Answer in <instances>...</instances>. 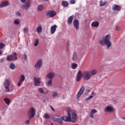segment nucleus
<instances>
[{"label":"nucleus","instance_id":"1","mask_svg":"<svg viewBox=\"0 0 125 125\" xmlns=\"http://www.w3.org/2000/svg\"><path fill=\"white\" fill-rule=\"evenodd\" d=\"M96 73H97V70L95 69L91 71H84L83 73L82 71L79 70L77 74L76 81L77 82H80L82 77H83L85 81H88L91 78V76H95V75H96Z\"/></svg>","mask_w":125,"mask_h":125},{"label":"nucleus","instance_id":"2","mask_svg":"<svg viewBox=\"0 0 125 125\" xmlns=\"http://www.w3.org/2000/svg\"><path fill=\"white\" fill-rule=\"evenodd\" d=\"M99 43L101 46H105L106 45L107 48H110L112 46V42H111V35L107 34L99 40Z\"/></svg>","mask_w":125,"mask_h":125},{"label":"nucleus","instance_id":"3","mask_svg":"<svg viewBox=\"0 0 125 125\" xmlns=\"http://www.w3.org/2000/svg\"><path fill=\"white\" fill-rule=\"evenodd\" d=\"M17 53L14 52L12 55H8L6 58L7 61H14V60H17Z\"/></svg>","mask_w":125,"mask_h":125},{"label":"nucleus","instance_id":"4","mask_svg":"<svg viewBox=\"0 0 125 125\" xmlns=\"http://www.w3.org/2000/svg\"><path fill=\"white\" fill-rule=\"evenodd\" d=\"M36 115V109L34 107H30L28 110V116L29 120L34 118Z\"/></svg>","mask_w":125,"mask_h":125},{"label":"nucleus","instance_id":"5","mask_svg":"<svg viewBox=\"0 0 125 125\" xmlns=\"http://www.w3.org/2000/svg\"><path fill=\"white\" fill-rule=\"evenodd\" d=\"M21 2H25V4L23 5V7L24 9L27 10L29 7H30V4L31 3V0H20Z\"/></svg>","mask_w":125,"mask_h":125},{"label":"nucleus","instance_id":"6","mask_svg":"<svg viewBox=\"0 0 125 125\" xmlns=\"http://www.w3.org/2000/svg\"><path fill=\"white\" fill-rule=\"evenodd\" d=\"M85 89V87H84V86H82L80 89L79 90V91H78L77 94V100H79V99H80V97H81L82 96V95H83V92H84V90Z\"/></svg>","mask_w":125,"mask_h":125},{"label":"nucleus","instance_id":"7","mask_svg":"<svg viewBox=\"0 0 125 125\" xmlns=\"http://www.w3.org/2000/svg\"><path fill=\"white\" fill-rule=\"evenodd\" d=\"M105 113H113L114 112V106L112 105H107L104 109Z\"/></svg>","mask_w":125,"mask_h":125},{"label":"nucleus","instance_id":"8","mask_svg":"<svg viewBox=\"0 0 125 125\" xmlns=\"http://www.w3.org/2000/svg\"><path fill=\"white\" fill-rule=\"evenodd\" d=\"M9 84H10V81L8 79L5 80L3 83V85L5 86V89L6 92H9L10 91Z\"/></svg>","mask_w":125,"mask_h":125},{"label":"nucleus","instance_id":"9","mask_svg":"<svg viewBox=\"0 0 125 125\" xmlns=\"http://www.w3.org/2000/svg\"><path fill=\"white\" fill-rule=\"evenodd\" d=\"M42 65V59L38 60L35 64L34 65V68L37 70L41 69Z\"/></svg>","mask_w":125,"mask_h":125},{"label":"nucleus","instance_id":"10","mask_svg":"<svg viewBox=\"0 0 125 125\" xmlns=\"http://www.w3.org/2000/svg\"><path fill=\"white\" fill-rule=\"evenodd\" d=\"M67 113L70 118H71V116H72V119H75L77 118V113L70 109H67Z\"/></svg>","mask_w":125,"mask_h":125},{"label":"nucleus","instance_id":"11","mask_svg":"<svg viewBox=\"0 0 125 125\" xmlns=\"http://www.w3.org/2000/svg\"><path fill=\"white\" fill-rule=\"evenodd\" d=\"M53 120L54 122H56V123H58V124H60V125H62V124L61 118L57 115H54L53 117Z\"/></svg>","mask_w":125,"mask_h":125},{"label":"nucleus","instance_id":"12","mask_svg":"<svg viewBox=\"0 0 125 125\" xmlns=\"http://www.w3.org/2000/svg\"><path fill=\"white\" fill-rule=\"evenodd\" d=\"M47 16H49V17L53 18L54 16H56V12L53 10H49L46 13Z\"/></svg>","mask_w":125,"mask_h":125},{"label":"nucleus","instance_id":"13","mask_svg":"<svg viewBox=\"0 0 125 125\" xmlns=\"http://www.w3.org/2000/svg\"><path fill=\"white\" fill-rule=\"evenodd\" d=\"M8 5H9V2H8V1H3L0 3V8L8 6Z\"/></svg>","mask_w":125,"mask_h":125},{"label":"nucleus","instance_id":"14","mask_svg":"<svg viewBox=\"0 0 125 125\" xmlns=\"http://www.w3.org/2000/svg\"><path fill=\"white\" fill-rule=\"evenodd\" d=\"M73 25L75 29L79 30L80 29V22L78 20H74L73 21Z\"/></svg>","mask_w":125,"mask_h":125},{"label":"nucleus","instance_id":"15","mask_svg":"<svg viewBox=\"0 0 125 125\" xmlns=\"http://www.w3.org/2000/svg\"><path fill=\"white\" fill-rule=\"evenodd\" d=\"M25 81V76L24 75H21L20 77V80L19 81V83H18V86H20L22 83H23V82Z\"/></svg>","mask_w":125,"mask_h":125},{"label":"nucleus","instance_id":"16","mask_svg":"<svg viewBox=\"0 0 125 125\" xmlns=\"http://www.w3.org/2000/svg\"><path fill=\"white\" fill-rule=\"evenodd\" d=\"M54 77H55V73L53 72H49L46 75V78H47V79H50V80H52Z\"/></svg>","mask_w":125,"mask_h":125},{"label":"nucleus","instance_id":"17","mask_svg":"<svg viewBox=\"0 0 125 125\" xmlns=\"http://www.w3.org/2000/svg\"><path fill=\"white\" fill-rule=\"evenodd\" d=\"M79 60V54L78 53L75 52L73 53L72 55V60L73 61H77Z\"/></svg>","mask_w":125,"mask_h":125},{"label":"nucleus","instance_id":"18","mask_svg":"<svg viewBox=\"0 0 125 125\" xmlns=\"http://www.w3.org/2000/svg\"><path fill=\"white\" fill-rule=\"evenodd\" d=\"M34 80L35 85H40V83H41V78L35 77L34 78Z\"/></svg>","mask_w":125,"mask_h":125},{"label":"nucleus","instance_id":"19","mask_svg":"<svg viewBox=\"0 0 125 125\" xmlns=\"http://www.w3.org/2000/svg\"><path fill=\"white\" fill-rule=\"evenodd\" d=\"M121 7L120 5L117 4H114L112 7V10L116 11H120L121 9Z\"/></svg>","mask_w":125,"mask_h":125},{"label":"nucleus","instance_id":"20","mask_svg":"<svg viewBox=\"0 0 125 125\" xmlns=\"http://www.w3.org/2000/svg\"><path fill=\"white\" fill-rule=\"evenodd\" d=\"M46 86L47 87H50L52 86V79H49L45 82Z\"/></svg>","mask_w":125,"mask_h":125},{"label":"nucleus","instance_id":"21","mask_svg":"<svg viewBox=\"0 0 125 125\" xmlns=\"http://www.w3.org/2000/svg\"><path fill=\"white\" fill-rule=\"evenodd\" d=\"M57 28V25H54L51 26L50 31H51V34H52V35H53V34L55 33V32L56 31Z\"/></svg>","mask_w":125,"mask_h":125},{"label":"nucleus","instance_id":"22","mask_svg":"<svg viewBox=\"0 0 125 125\" xmlns=\"http://www.w3.org/2000/svg\"><path fill=\"white\" fill-rule=\"evenodd\" d=\"M62 119L64 122H71V117L66 116H63L62 117Z\"/></svg>","mask_w":125,"mask_h":125},{"label":"nucleus","instance_id":"23","mask_svg":"<svg viewBox=\"0 0 125 125\" xmlns=\"http://www.w3.org/2000/svg\"><path fill=\"white\" fill-rule=\"evenodd\" d=\"M98 111L96 110L95 109H92L91 113L90 114V118H93V115L95 114L96 113H98Z\"/></svg>","mask_w":125,"mask_h":125},{"label":"nucleus","instance_id":"24","mask_svg":"<svg viewBox=\"0 0 125 125\" xmlns=\"http://www.w3.org/2000/svg\"><path fill=\"white\" fill-rule=\"evenodd\" d=\"M92 27H95L96 28H97L98 26H99V22L98 21H94L91 23Z\"/></svg>","mask_w":125,"mask_h":125},{"label":"nucleus","instance_id":"25","mask_svg":"<svg viewBox=\"0 0 125 125\" xmlns=\"http://www.w3.org/2000/svg\"><path fill=\"white\" fill-rule=\"evenodd\" d=\"M9 68L11 70H15L16 69V66H15V64L13 63H11L9 64Z\"/></svg>","mask_w":125,"mask_h":125},{"label":"nucleus","instance_id":"26","mask_svg":"<svg viewBox=\"0 0 125 125\" xmlns=\"http://www.w3.org/2000/svg\"><path fill=\"white\" fill-rule=\"evenodd\" d=\"M58 96V92L57 91H54L51 93V96L53 98L56 97Z\"/></svg>","mask_w":125,"mask_h":125},{"label":"nucleus","instance_id":"27","mask_svg":"<svg viewBox=\"0 0 125 125\" xmlns=\"http://www.w3.org/2000/svg\"><path fill=\"white\" fill-rule=\"evenodd\" d=\"M4 101L5 103V104H7L8 105H10L11 102L10 99L6 98L4 99Z\"/></svg>","mask_w":125,"mask_h":125},{"label":"nucleus","instance_id":"28","mask_svg":"<svg viewBox=\"0 0 125 125\" xmlns=\"http://www.w3.org/2000/svg\"><path fill=\"white\" fill-rule=\"evenodd\" d=\"M73 16L69 17L68 19L67 23L70 24H72L73 23Z\"/></svg>","mask_w":125,"mask_h":125},{"label":"nucleus","instance_id":"29","mask_svg":"<svg viewBox=\"0 0 125 125\" xmlns=\"http://www.w3.org/2000/svg\"><path fill=\"white\" fill-rule=\"evenodd\" d=\"M69 3L66 1H62V6H64V7H66V6H68Z\"/></svg>","mask_w":125,"mask_h":125},{"label":"nucleus","instance_id":"30","mask_svg":"<svg viewBox=\"0 0 125 125\" xmlns=\"http://www.w3.org/2000/svg\"><path fill=\"white\" fill-rule=\"evenodd\" d=\"M43 6L42 4L40 5L38 7V11L39 12L42 11L43 10Z\"/></svg>","mask_w":125,"mask_h":125},{"label":"nucleus","instance_id":"31","mask_svg":"<svg viewBox=\"0 0 125 125\" xmlns=\"http://www.w3.org/2000/svg\"><path fill=\"white\" fill-rule=\"evenodd\" d=\"M36 31L37 33H42V26H39L37 28Z\"/></svg>","mask_w":125,"mask_h":125},{"label":"nucleus","instance_id":"32","mask_svg":"<svg viewBox=\"0 0 125 125\" xmlns=\"http://www.w3.org/2000/svg\"><path fill=\"white\" fill-rule=\"evenodd\" d=\"M105 4H107V1H103L102 0L100 1V6H104Z\"/></svg>","mask_w":125,"mask_h":125},{"label":"nucleus","instance_id":"33","mask_svg":"<svg viewBox=\"0 0 125 125\" xmlns=\"http://www.w3.org/2000/svg\"><path fill=\"white\" fill-rule=\"evenodd\" d=\"M44 119H46V120H49V119H50V115L47 113H45L44 115Z\"/></svg>","mask_w":125,"mask_h":125},{"label":"nucleus","instance_id":"34","mask_svg":"<svg viewBox=\"0 0 125 125\" xmlns=\"http://www.w3.org/2000/svg\"><path fill=\"white\" fill-rule=\"evenodd\" d=\"M14 23L15 25H19V23H20V20L19 19L15 20Z\"/></svg>","mask_w":125,"mask_h":125},{"label":"nucleus","instance_id":"35","mask_svg":"<svg viewBox=\"0 0 125 125\" xmlns=\"http://www.w3.org/2000/svg\"><path fill=\"white\" fill-rule=\"evenodd\" d=\"M39 45V39H35V42H34V46H38Z\"/></svg>","mask_w":125,"mask_h":125},{"label":"nucleus","instance_id":"36","mask_svg":"<svg viewBox=\"0 0 125 125\" xmlns=\"http://www.w3.org/2000/svg\"><path fill=\"white\" fill-rule=\"evenodd\" d=\"M71 67L72 68V69H76V68H77V67H78V64L77 63H73L71 64Z\"/></svg>","mask_w":125,"mask_h":125},{"label":"nucleus","instance_id":"37","mask_svg":"<svg viewBox=\"0 0 125 125\" xmlns=\"http://www.w3.org/2000/svg\"><path fill=\"white\" fill-rule=\"evenodd\" d=\"M38 90L40 93H44V94H46V93H44V91L43 90V89L42 88H39L38 89Z\"/></svg>","mask_w":125,"mask_h":125},{"label":"nucleus","instance_id":"38","mask_svg":"<svg viewBox=\"0 0 125 125\" xmlns=\"http://www.w3.org/2000/svg\"><path fill=\"white\" fill-rule=\"evenodd\" d=\"M92 98H93V96L91 95L85 99V101H89Z\"/></svg>","mask_w":125,"mask_h":125},{"label":"nucleus","instance_id":"39","mask_svg":"<svg viewBox=\"0 0 125 125\" xmlns=\"http://www.w3.org/2000/svg\"><path fill=\"white\" fill-rule=\"evenodd\" d=\"M4 46H5V45H4V44L2 43H0V49H2V48H3Z\"/></svg>","mask_w":125,"mask_h":125},{"label":"nucleus","instance_id":"40","mask_svg":"<svg viewBox=\"0 0 125 125\" xmlns=\"http://www.w3.org/2000/svg\"><path fill=\"white\" fill-rule=\"evenodd\" d=\"M23 30L24 33H28V27H24Z\"/></svg>","mask_w":125,"mask_h":125},{"label":"nucleus","instance_id":"41","mask_svg":"<svg viewBox=\"0 0 125 125\" xmlns=\"http://www.w3.org/2000/svg\"><path fill=\"white\" fill-rule=\"evenodd\" d=\"M70 4H75V3H76V0H70Z\"/></svg>","mask_w":125,"mask_h":125},{"label":"nucleus","instance_id":"42","mask_svg":"<svg viewBox=\"0 0 125 125\" xmlns=\"http://www.w3.org/2000/svg\"><path fill=\"white\" fill-rule=\"evenodd\" d=\"M31 119H29V120H27L25 121V124L26 125H29L30 124V120Z\"/></svg>","mask_w":125,"mask_h":125},{"label":"nucleus","instance_id":"43","mask_svg":"<svg viewBox=\"0 0 125 125\" xmlns=\"http://www.w3.org/2000/svg\"><path fill=\"white\" fill-rule=\"evenodd\" d=\"M17 16H21V14L19 12L16 13Z\"/></svg>","mask_w":125,"mask_h":125},{"label":"nucleus","instance_id":"44","mask_svg":"<svg viewBox=\"0 0 125 125\" xmlns=\"http://www.w3.org/2000/svg\"><path fill=\"white\" fill-rule=\"evenodd\" d=\"M3 62H4V59H3V58L1 59V60H0V62H1V63H3Z\"/></svg>","mask_w":125,"mask_h":125},{"label":"nucleus","instance_id":"45","mask_svg":"<svg viewBox=\"0 0 125 125\" xmlns=\"http://www.w3.org/2000/svg\"><path fill=\"white\" fill-rule=\"evenodd\" d=\"M115 30L116 31H119V30H120V27H118V26H116L115 27Z\"/></svg>","mask_w":125,"mask_h":125},{"label":"nucleus","instance_id":"46","mask_svg":"<svg viewBox=\"0 0 125 125\" xmlns=\"http://www.w3.org/2000/svg\"><path fill=\"white\" fill-rule=\"evenodd\" d=\"M50 107L51 110H52V111H53L54 112L55 111V110H54V108H53V107L52 106H50Z\"/></svg>","mask_w":125,"mask_h":125},{"label":"nucleus","instance_id":"47","mask_svg":"<svg viewBox=\"0 0 125 125\" xmlns=\"http://www.w3.org/2000/svg\"><path fill=\"white\" fill-rule=\"evenodd\" d=\"M70 46V42H68L67 44V47H69Z\"/></svg>","mask_w":125,"mask_h":125},{"label":"nucleus","instance_id":"48","mask_svg":"<svg viewBox=\"0 0 125 125\" xmlns=\"http://www.w3.org/2000/svg\"><path fill=\"white\" fill-rule=\"evenodd\" d=\"M67 52H69L70 51V50H69V47H67V49H66Z\"/></svg>","mask_w":125,"mask_h":125},{"label":"nucleus","instance_id":"49","mask_svg":"<svg viewBox=\"0 0 125 125\" xmlns=\"http://www.w3.org/2000/svg\"><path fill=\"white\" fill-rule=\"evenodd\" d=\"M24 59H27V56L26 55L24 56Z\"/></svg>","mask_w":125,"mask_h":125},{"label":"nucleus","instance_id":"50","mask_svg":"<svg viewBox=\"0 0 125 125\" xmlns=\"http://www.w3.org/2000/svg\"><path fill=\"white\" fill-rule=\"evenodd\" d=\"M94 91H93V92H91V94H92V95H94Z\"/></svg>","mask_w":125,"mask_h":125},{"label":"nucleus","instance_id":"51","mask_svg":"<svg viewBox=\"0 0 125 125\" xmlns=\"http://www.w3.org/2000/svg\"><path fill=\"white\" fill-rule=\"evenodd\" d=\"M2 53V52H1V51L0 50V55H1Z\"/></svg>","mask_w":125,"mask_h":125},{"label":"nucleus","instance_id":"52","mask_svg":"<svg viewBox=\"0 0 125 125\" xmlns=\"http://www.w3.org/2000/svg\"><path fill=\"white\" fill-rule=\"evenodd\" d=\"M123 120H125V117H123Z\"/></svg>","mask_w":125,"mask_h":125},{"label":"nucleus","instance_id":"53","mask_svg":"<svg viewBox=\"0 0 125 125\" xmlns=\"http://www.w3.org/2000/svg\"><path fill=\"white\" fill-rule=\"evenodd\" d=\"M51 125H54V124H53V123H51Z\"/></svg>","mask_w":125,"mask_h":125},{"label":"nucleus","instance_id":"54","mask_svg":"<svg viewBox=\"0 0 125 125\" xmlns=\"http://www.w3.org/2000/svg\"><path fill=\"white\" fill-rule=\"evenodd\" d=\"M48 91H47V93H48Z\"/></svg>","mask_w":125,"mask_h":125}]
</instances>
